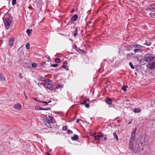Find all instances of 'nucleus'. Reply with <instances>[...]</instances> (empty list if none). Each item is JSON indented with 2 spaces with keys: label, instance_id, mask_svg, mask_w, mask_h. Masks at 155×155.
Segmentation results:
<instances>
[{
  "label": "nucleus",
  "instance_id": "f257e3e1",
  "mask_svg": "<svg viewBox=\"0 0 155 155\" xmlns=\"http://www.w3.org/2000/svg\"><path fill=\"white\" fill-rule=\"evenodd\" d=\"M12 17L8 14H5L3 17V21L5 28L7 29H9L11 26L12 21Z\"/></svg>",
  "mask_w": 155,
  "mask_h": 155
},
{
  "label": "nucleus",
  "instance_id": "f03ea898",
  "mask_svg": "<svg viewBox=\"0 0 155 155\" xmlns=\"http://www.w3.org/2000/svg\"><path fill=\"white\" fill-rule=\"evenodd\" d=\"M133 143L132 141H130L129 144V148L130 149L132 150L133 152L136 153L139 151V149H138V147L139 146V144H137L134 147H133Z\"/></svg>",
  "mask_w": 155,
  "mask_h": 155
},
{
  "label": "nucleus",
  "instance_id": "7ed1b4c3",
  "mask_svg": "<svg viewBox=\"0 0 155 155\" xmlns=\"http://www.w3.org/2000/svg\"><path fill=\"white\" fill-rule=\"evenodd\" d=\"M154 58V57L152 54H146L144 58L146 61L147 62H150Z\"/></svg>",
  "mask_w": 155,
  "mask_h": 155
},
{
  "label": "nucleus",
  "instance_id": "20e7f679",
  "mask_svg": "<svg viewBox=\"0 0 155 155\" xmlns=\"http://www.w3.org/2000/svg\"><path fill=\"white\" fill-rule=\"evenodd\" d=\"M45 124L48 127H51L49 120L48 118H46L44 120Z\"/></svg>",
  "mask_w": 155,
  "mask_h": 155
},
{
  "label": "nucleus",
  "instance_id": "39448f33",
  "mask_svg": "<svg viewBox=\"0 0 155 155\" xmlns=\"http://www.w3.org/2000/svg\"><path fill=\"white\" fill-rule=\"evenodd\" d=\"M93 137H94L95 140H98V138L100 137H103L104 135L102 133H99L98 134L97 136L95 135V134H94L93 135Z\"/></svg>",
  "mask_w": 155,
  "mask_h": 155
},
{
  "label": "nucleus",
  "instance_id": "423d86ee",
  "mask_svg": "<svg viewBox=\"0 0 155 155\" xmlns=\"http://www.w3.org/2000/svg\"><path fill=\"white\" fill-rule=\"evenodd\" d=\"M53 86L54 84H50L49 83L47 84V88L51 90H52L53 89Z\"/></svg>",
  "mask_w": 155,
  "mask_h": 155
},
{
  "label": "nucleus",
  "instance_id": "0eeeda50",
  "mask_svg": "<svg viewBox=\"0 0 155 155\" xmlns=\"http://www.w3.org/2000/svg\"><path fill=\"white\" fill-rule=\"evenodd\" d=\"M14 107L17 109L20 110L21 107V105L19 104H17L14 105Z\"/></svg>",
  "mask_w": 155,
  "mask_h": 155
},
{
  "label": "nucleus",
  "instance_id": "6e6552de",
  "mask_svg": "<svg viewBox=\"0 0 155 155\" xmlns=\"http://www.w3.org/2000/svg\"><path fill=\"white\" fill-rule=\"evenodd\" d=\"M136 128H135L134 129L132 133L131 136L130 137H132L135 138V133L136 132Z\"/></svg>",
  "mask_w": 155,
  "mask_h": 155
},
{
  "label": "nucleus",
  "instance_id": "1a4fd4ad",
  "mask_svg": "<svg viewBox=\"0 0 155 155\" xmlns=\"http://www.w3.org/2000/svg\"><path fill=\"white\" fill-rule=\"evenodd\" d=\"M78 18V15H74L73 17L71 18V20L72 21H75Z\"/></svg>",
  "mask_w": 155,
  "mask_h": 155
},
{
  "label": "nucleus",
  "instance_id": "9d476101",
  "mask_svg": "<svg viewBox=\"0 0 155 155\" xmlns=\"http://www.w3.org/2000/svg\"><path fill=\"white\" fill-rule=\"evenodd\" d=\"M15 39L14 38H11L9 40V45L12 46L14 44Z\"/></svg>",
  "mask_w": 155,
  "mask_h": 155
},
{
  "label": "nucleus",
  "instance_id": "9b49d317",
  "mask_svg": "<svg viewBox=\"0 0 155 155\" xmlns=\"http://www.w3.org/2000/svg\"><path fill=\"white\" fill-rule=\"evenodd\" d=\"M149 66L150 68L151 69L155 68V62H153L150 64Z\"/></svg>",
  "mask_w": 155,
  "mask_h": 155
},
{
  "label": "nucleus",
  "instance_id": "f8f14e48",
  "mask_svg": "<svg viewBox=\"0 0 155 155\" xmlns=\"http://www.w3.org/2000/svg\"><path fill=\"white\" fill-rule=\"evenodd\" d=\"M71 139L73 140H76L78 139V137L77 135H74L73 137H71Z\"/></svg>",
  "mask_w": 155,
  "mask_h": 155
},
{
  "label": "nucleus",
  "instance_id": "ddd939ff",
  "mask_svg": "<svg viewBox=\"0 0 155 155\" xmlns=\"http://www.w3.org/2000/svg\"><path fill=\"white\" fill-rule=\"evenodd\" d=\"M105 101L108 104H110L112 103V101L111 99L107 98L105 100Z\"/></svg>",
  "mask_w": 155,
  "mask_h": 155
},
{
  "label": "nucleus",
  "instance_id": "4468645a",
  "mask_svg": "<svg viewBox=\"0 0 155 155\" xmlns=\"http://www.w3.org/2000/svg\"><path fill=\"white\" fill-rule=\"evenodd\" d=\"M48 117V119L49 120L50 123H53L54 121L53 117L51 116H49Z\"/></svg>",
  "mask_w": 155,
  "mask_h": 155
},
{
  "label": "nucleus",
  "instance_id": "2eb2a0df",
  "mask_svg": "<svg viewBox=\"0 0 155 155\" xmlns=\"http://www.w3.org/2000/svg\"><path fill=\"white\" fill-rule=\"evenodd\" d=\"M133 46H134V47L135 48H143V47H144V46H142V45H140L138 44H136L134 45H133Z\"/></svg>",
  "mask_w": 155,
  "mask_h": 155
},
{
  "label": "nucleus",
  "instance_id": "dca6fc26",
  "mask_svg": "<svg viewBox=\"0 0 155 155\" xmlns=\"http://www.w3.org/2000/svg\"><path fill=\"white\" fill-rule=\"evenodd\" d=\"M5 80V78L3 75L1 74H0V81H4Z\"/></svg>",
  "mask_w": 155,
  "mask_h": 155
},
{
  "label": "nucleus",
  "instance_id": "f3484780",
  "mask_svg": "<svg viewBox=\"0 0 155 155\" xmlns=\"http://www.w3.org/2000/svg\"><path fill=\"white\" fill-rule=\"evenodd\" d=\"M134 111L135 113H139L140 112V109L139 108H135L134 109Z\"/></svg>",
  "mask_w": 155,
  "mask_h": 155
},
{
  "label": "nucleus",
  "instance_id": "a211bd4d",
  "mask_svg": "<svg viewBox=\"0 0 155 155\" xmlns=\"http://www.w3.org/2000/svg\"><path fill=\"white\" fill-rule=\"evenodd\" d=\"M134 54L131 53L130 54H127V57L128 59L131 58L133 56Z\"/></svg>",
  "mask_w": 155,
  "mask_h": 155
},
{
  "label": "nucleus",
  "instance_id": "6ab92c4d",
  "mask_svg": "<svg viewBox=\"0 0 155 155\" xmlns=\"http://www.w3.org/2000/svg\"><path fill=\"white\" fill-rule=\"evenodd\" d=\"M32 30V29H28L26 31V32L27 33L28 35L30 36L31 34Z\"/></svg>",
  "mask_w": 155,
  "mask_h": 155
},
{
  "label": "nucleus",
  "instance_id": "aec40b11",
  "mask_svg": "<svg viewBox=\"0 0 155 155\" xmlns=\"http://www.w3.org/2000/svg\"><path fill=\"white\" fill-rule=\"evenodd\" d=\"M81 104H84L86 107L87 108H88L89 107V105L88 104L86 103V101H85L83 102H82L81 103Z\"/></svg>",
  "mask_w": 155,
  "mask_h": 155
},
{
  "label": "nucleus",
  "instance_id": "412c9836",
  "mask_svg": "<svg viewBox=\"0 0 155 155\" xmlns=\"http://www.w3.org/2000/svg\"><path fill=\"white\" fill-rule=\"evenodd\" d=\"M63 87V85H61L59 84H57L56 85V88L58 89V88H62Z\"/></svg>",
  "mask_w": 155,
  "mask_h": 155
},
{
  "label": "nucleus",
  "instance_id": "4be33fe9",
  "mask_svg": "<svg viewBox=\"0 0 155 155\" xmlns=\"http://www.w3.org/2000/svg\"><path fill=\"white\" fill-rule=\"evenodd\" d=\"M113 135L114 139H115L117 140H118V137L116 133L114 132L113 134Z\"/></svg>",
  "mask_w": 155,
  "mask_h": 155
},
{
  "label": "nucleus",
  "instance_id": "5701e85b",
  "mask_svg": "<svg viewBox=\"0 0 155 155\" xmlns=\"http://www.w3.org/2000/svg\"><path fill=\"white\" fill-rule=\"evenodd\" d=\"M133 45H128L127 46V50H131L133 48Z\"/></svg>",
  "mask_w": 155,
  "mask_h": 155
},
{
  "label": "nucleus",
  "instance_id": "b1692460",
  "mask_svg": "<svg viewBox=\"0 0 155 155\" xmlns=\"http://www.w3.org/2000/svg\"><path fill=\"white\" fill-rule=\"evenodd\" d=\"M55 61L56 63H60L61 62V60L59 58H57L55 59Z\"/></svg>",
  "mask_w": 155,
  "mask_h": 155
},
{
  "label": "nucleus",
  "instance_id": "393cba45",
  "mask_svg": "<svg viewBox=\"0 0 155 155\" xmlns=\"http://www.w3.org/2000/svg\"><path fill=\"white\" fill-rule=\"evenodd\" d=\"M35 108L36 110H42V109H43V108H41L39 106H36Z\"/></svg>",
  "mask_w": 155,
  "mask_h": 155
},
{
  "label": "nucleus",
  "instance_id": "a878e982",
  "mask_svg": "<svg viewBox=\"0 0 155 155\" xmlns=\"http://www.w3.org/2000/svg\"><path fill=\"white\" fill-rule=\"evenodd\" d=\"M30 45V44L29 43H28L26 44V48L28 50L29 49Z\"/></svg>",
  "mask_w": 155,
  "mask_h": 155
},
{
  "label": "nucleus",
  "instance_id": "bb28decb",
  "mask_svg": "<svg viewBox=\"0 0 155 155\" xmlns=\"http://www.w3.org/2000/svg\"><path fill=\"white\" fill-rule=\"evenodd\" d=\"M62 67L63 68L67 70H68V67L67 66H66V65H63L62 66Z\"/></svg>",
  "mask_w": 155,
  "mask_h": 155
},
{
  "label": "nucleus",
  "instance_id": "cd10ccee",
  "mask_svg": "<svg viewBox=\"0 0 155 155\" xmlns=\"http://www.w3.org/2000/svg\"><path fill=\"white\" fill-rule=\"evenodd\" d=\"M129 64L132 69H134V67L133 65V64L131 62H130L129 63Z\"/></svg>",
  "mask_w": 155,
  "mask_h": 155
},
{
  "label": "nucleus",
  "instance_id": "c85d7f7f",
  "mask_svg": "<svg viewBox=\"0 0 155 155\" xmlns=\"http://www.w3.org/2000/svg\"><path fill=\"white\" fill-rule=\"evenodd\" d=\"M137 59L138 61H140V62H142V61H143L142 59V58L141 57H138L137 58Z\"/></svg>",
  "mask_w": 155,
  "mask_h": 155
},
{
  "label": "nucleus",
  "instance_id": "c756f323",
  "mask_svg": "<svg viewBox=\"0 0 155 155\" xmlns=\"http://www.w3.org/2000/svg\"><path fill=\"white\" fill-rule=\"evenodd\" d=\"M140 51V48H137V49H135L134 50V52L135 53H136L137 52H139Z\"/></svg>",
  "mask_w": 155,
  "mask_h": 155
},
{
  "label": "nucleus",
  "instance_id": "7c9ffc66",
  "mask_svg": "<svg viewBox=\"0 0 155 155\" xmlns=\"http://www.w3.org/2000/svg\"><path fill=\"white\" fill-rule=\"evenodd\" d=\"M78 34V29L77 28H75V32L74 34V36L75 37Z\"/></svg>",
  "mask_w": 155,
  "mask_h": 155
},
{
  "label": "nucleus",
  "instance_id": "2f4dec72",
  "mask_svg": "<svg viewBox=\"0 0 155 155\" xmlns=\"http://www.w3.org/2000/svg\"><path fill=\"white\" fill-rule=\"evenodd\" d=\"M32 66L33 68H36L37 67V65L36 63H34L32 64Z\"/></svg>",
  "mask_w": 155,
  "mask_h": 155
},
{
  "label": "nucleus",
  "instance_id": "473e14b6",
  "mask_svg": "<svg viewBox=\"0 0 155 155\" xmlns=\"http://www.w3.org/2000/svg\"><path fill=\"white\" fill-rule=\"evenodd\" d=\"M40 80L41 81H44L45 82H46V79L44 78H40Z\"/></svg>",
  "mask_w": 155,
  "mask_h": 155
},
{
  "label": "nucleus",
  "instance_id": "72a5a7b5",
  "mask_svg": "<svg viewBox=\"0 0 155 155\" xmlns=\"http://www.w3.org/2000/svg\"><path fill=\"white\" fill-rule=\"evenodd\" d=\"M16 2V0H12V4L13 5H14Z\"/></svg>",
  "mask_w": 155,
  "mask_h": 155
},
{
  "label": "nucleus",
  "instance_id": "f704fd0d",
  "mask_svg": "<svg viewBox=\"0 0 155 155\" xmlns=\"http://www.w3.org/2000/svg\"><path fill=\"white\" fill-rule=\"evenodd\" d=\"M122 88L124 91H125L127 90L126 87L125 86H124L123 87H122Z\"/></svg>",
  "mask_w": 155,
  "mask_h": 155
},
{
  "label": "nucleus",
  "instance_id": "c9c22d12",
  "mask_svg": "<svg viewBox=\"0 0 155 155\" xmlns=\"http://www.w3.org/2000/svg\"><path fill=\"white\" fill-rule=\"evenodd\" d=\"M58 66L57 64H53L51 65V66L53 67H56Z\"/></svg>",
  "mask_w": 155,
  "mask_h": 155
},
{
  "label": "nucleus",
  "instance_id": "e433bc0d",
  "mask_svg": "<svg viewBox=\"0 0 155 155\" xmlns=\"http://www.w3.org/2000/svg\"><path fill=\"white\" fill-rule=\"evenodd\" d=\"M135 139V138L130 137V141H132V142H133V141Z\"/></svg>",
  "mask_w": 155,
  "mask_h": 155
},
{
  "label": "nucleus",
  "instance_id": "4c0bfd02",
  "mask_svg": "<svg viewBox=\"0 0 155 155\" xmlns=\"http://www.w3.org/2000/svg\"><path fill=\"white\" fill-rule=\"evenodd\" d=\"M67 132L69 134H72L73 133L72 131L70 130H67Z\"/></svg>",
  "mask_w": 155,
  "mask_h": 155
},
{
  "label": "nucleus",
  "instance_id": "58836bf2",
  "mask_svg": "<svg viewBox=\"0 0 155 155\" xmlns=\"http://www.w3.org/2000/svg\"><path fill=\"white\" fill-rule=\"evenodd\" d=\"M67 126H65L63 127L62 128V130H67Z\"/></svg>",
  "mask_w": 155,
  "mask_h": 155
},
{
  "label": "nucleus",
  "instance_id": "ea45409f",
  "mask_svg": "<svg viewBox=\"0 0 155 155\" xmlns=\"http://www.w3.org/2000/svg\"><path fill=\"white\" fill-rule=\"evenodd\" d=\"M106 87L108 88H110L112 87V86L109 84H107L106 86Z\"/></svg>",
  "mask_w": 155,
  "mask_h": 155
},
{
  "label": "nucleus",
  "instance_id": "a19ab883",
  "mask_svg": "<svg viewBox=\"0 0 155 155\" xmlns=\"http://www.w3.org/2000/svg\"><path fill=\"white\" fill-rule=\"evenodd\" d=\"M51 110V108H43L42 109V110Z\"/></svg>",
  "mask_w": 155,
  "mask_h": 155
},
{
  "label": "nucleus",
  "instance_id": "79ce46f5",
  "mask_svg": "<svg viewBox=\"0 0 155 155\" xmlns=\"http://www.w3.org/2000/svg\"><path fill=\"white\" fill-rule=\"evenodd\" d=\"M41 102L44 103L45 105H47L48 104V102L46 101H42Z\"/></svg>",
  "mask_w": 155,
  "mask_h": 155
},
{
  "label": "nucleus",
  "instance_id": "37998d69",
  "mask_svg": "<svg viewBox=\"0 0 155 155\" xmlns=\"http://www.w3.org/2000/svg\"><path fill=\"white\" fill-rule=\"evenodd\" d=\"M19 77L21 78H23V77L22 76V74L21 73H19Z\"/></svg>",
  "mask_w": 155,
  "mask_h": 155
},
{
  "label": "nucleus",
  "instance_id": "c03bdc74",
  "mask_svg": "<svg viewBox=\"0 0 155 155\" xmlns=\"http://www.w3.org/2000/svg\"><path fill=\"white\" fill-rule=\"evenodd\" d=\"M24 95H25V97L26 99H27L28 97H27V96L26 95V94L25 92L24 91Z\"/></svg>",
  "mask_w": 155,
  "mask_h": 155
},
{
  "label": "nucleus",
  "instance_id": "a18cd8bd",
  "mask_svg": "<svg viewBox=\"0 0 155 155\" xmlns=\"http://www.w3.org/2000/svg\"><path fill=\"white\" fill-rule=\"evenodd\" d=\"M75 48H76V49L79 52L81 51V50L80 48H78L76 46H75Z\"/></svg>",
  "mask_w": 155,
  "mask_h": 155
},
{
  "label": "nucleus",
  "instance_id": "49530a36",
  "mask_svg": "<svg viewBox=\"0 0 155 155\" xmlns=\"http://www.w3.org/2000/svg\"><path fill=\"white\" fill-rule=\"evenodd\" d=\"M63 65H66L67 64V61H64L63 63Z\"/></svg>",
  "mask_w": 155,
  "mask_h": 155
},
{
  "label": "nucleus",
  "instance_id": "de8ad7c7",
  "mask_svg": "<svg viewBox=\"0 0 155 155\" xmlns=\"http://www.w3.org/2000/svg\"><path fill=\"white\" fill-rule=\"evenodd\" d=\"M50 82V80L48 79H46V82H48H48Z\"/></svg>",
  "mask_w": 155,
  "mask_h": 155
},
{
  "label": "nucleus",
  "instance_id": "09e8293b",
  "mask_svg": "<svg viewBox=\"0 0 155 155\" xmlns=\"http://www.w3.org/2000/svg\"><path fill=\"white\" fill-rule=\"evenodd\" d=\"M79 122V119H78L76 121V122L77 123H78Z\"/></svg>",
  "mask_w": 155,
  "mask_h": 155
},
{
  "label": "nucleus",
  "instance_id": "8fccbe9b",
  "mask_svg": "<svg viewBox=\"0 0 155 155\" xmlns=\"http://www.w3.org/2000/svg\"><path fill=\"white\" fill-rule=\"evenodd\" d=\"M34 99L35 101H38V100L37 99V98H36V97H35V98H34Z\"/></svg>",
  "mask_w": 155,
  "mask_h": 155
},
{
  "label": "nucleus",
  "instance_id": "3c124183",
  "mask_svg": "<svg viewBox=\"0 0 155 155\" xmlns=\"http://www.w3.org/2000/svg\"><path fill=\"white\" fill-rule=\"evenodd\" d=\"M74 11V9H72L71 11V13H72Z\"/></svg>",
  "mask_w": 155,
  "mask_h": 155
},
{
  "label": "nucleus",
  "instance_id": "603ef678",
  "mask_svg": "<svg viewBox=\"0 0 155 155\" xmlns=\"http://www.w3.org/2000/svg\"><path fill=\"white\" fill-rule=\"evenodd\" d=\"M46 154L47 155H50V153L48 152H46Z\"/></svg>",
  "mask_w": 155,
  "mask_h": 155
},
{
  "label": "nucleus",
  "instance_id": "864d4df0",
  "mask_svg": "<svg viewBox=\"0 0 155 155\" xmlns=\"http://www.w3.org/2000/svg\"><path fill=\"white\" fill-rule=\"evenodd\" d=\"M106 139H107V138L106 137H105L104 138V140H106Z\"/></svg>",
  "mask_w": 155,
  "mask_h": 155
},
{
  "label": "nucleus",
  "instance_id": "5fc2aeb1",
  "mask_svg": "<svg viewBox=\"0 0 155 155\" xmlns=\"http://www.w3.org/2000/svg\"><path fill=\"white\" fill-rule=\"evenodd\" d=\"M131 123V121H130V122H129V123H128V124H130Z\"/></svg>",
  "mask_w": 155,
  "mask_h": 155
},
{
  "label": "nucleus",
  "instance_id": "6e6d98bb",
  "mask_svg": "<svg viewBox=\"0 0 155 155\" xmlns=\"http://www.w3.org/2000/svg\"><path fill=\"white\" fill-rule=\"evenodd\" d=\"M51 102V101H49L48 102V103H50V102Z\"/></svg>",
  "mask_w": 155,
  "mask_h": 155
},
{
  "label": "nucleus",
  "instance_id": "4d7b16f0",
  "mask_svg": "<svg viewBox=\"0 0 155 155\" xmlns=\"http://www.w3.org/2000/svg\"><path fill=\"white\" fill-rule=\"evenodd\" d=\"M91 135L92 136H93V135H94V134H93V135H92V134H91Z\"/></svg>",
  "mask_w": 155,
  "mask_h": 155
}]
</instances>
